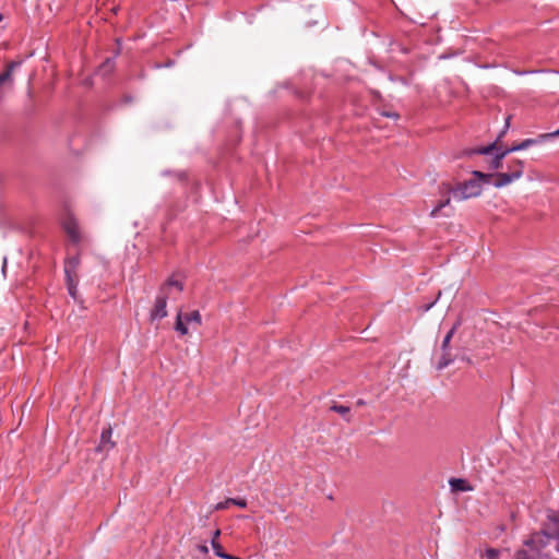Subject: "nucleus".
<instances>
[{
  "label": "nucleus",
  "instance_id": "f257e3e1",
  "mask_svg": "<svg viewBox=\"0 0 559 559\" xmlns=\"http://www.w3.org/2000/svg\"><path fill=\"white\" fill-rule=\"evenodd\" d=\"M449 191L453 194L454 200L464 201L466 199L480 195L483 187L479 180H477L476 177H473L472 179L459 183L455 188L449 189Z\"/></svg>",
  "mask_w": 559,
  "mask_h": 559
},
{
  "label": "nucleus",
  "instance_id": "f03ea898",
  "mask_svg": "<svg viewBox=\"0 0 559 559\" xmlns=\"http://www.w3.org/2000/svg\"><path fill=\"white\" fill-rule=\"evenodd\" d=\"M194 323L198 326L202 324V318L199 310H193L189 313H182V311H178L176 316L175 330L180 335H186L188 333V324Z\"/></svg>",
  "mask_w": 559,
  "mask_h": 559
},
{
  "label": "nucleus",
  "instance_id": "7ed1b4c3",
  "mask_svg": "<svg viewBox=\"0 0 559 559\" xmlns=\"http://www.w3.org/2000/svg\"><path fill=\"white\" fill-rule=\"evenodd\" d=\"M168 294L159 288L153 308L150 311L151 321L162 320L167 317V300Z\"/></svg>",
  "mask_w": 559,
  "mask_h": 559
},
{
  "label": "nucleus",
  "instance_id": "20e7f679",
  "mask_svg": "<svg viewBox=\"0 0 559 559\" xmlns=\"http://www.w3.org/2000/svg\"><path fill=\"white\" fill-rule=\"evenodd\" d=\"M492 151H496V152H495V155H496V156H499L502 160H503V158H504L508 154L512 153V151H511V146H510V147H507V148L497 147V146H496V142H493V143H491V144H489V145H487V146H483V147H479V148L472 150V151L469 152V154L487 155V154H489V153H490V152H492Z\"/></svg>",
  "mask_w": 559,
  "mask_h": 559
},
{
  "label": "nucleus",
  "instance_id": "39448f33",
  "mask_svg": "<svg viewBox=\"0 0 559 559\" xmlns=\"http://www.w3.org/2000/svg\"><path fill=\"white\" fill-rule=\"evenodd\" d=\"M22 64V61H11L5 70L0 73V87L4 84H13V71Z\"/></svg>",
  "mask_w": 559,
  "mask_h": 559
},
{
  "label": "nucleus",
  "instance_id": "423d86ee",
  "mask_svg": "<svg viewBox=\"0 0 559 559\" xmlns=\"http://www.w3.org/2000/svg\"><path fill=\"white\" fill-rule=\"evenodd\" d=\"M112 436V429L108 427L107 429H104L100 435V441L97 447L98 451H109L114 449L115 442L111 440Z\"/></svg>",
  "mask_w": 559,
  "mask_h": 559
},
{
  "label": "nucleus",
  "instance_id": "0eeeda50",
  "mask_svg": "<svg viewBox=\"0 0 559 559\" xmlns=\"http://www.w3.org/2000/svg\"><path fill=\"white\" fill-rule=\"evenodd\" d=\"M513 181H515V178L510 173H498L495 174V180L492 182V186L499 189L504 186H508Z\"/></svg>",
  "mask_w": 559,
  "mask_h": 559
},
{
  "label": "nucleus",
  "instance_id": "6e6552de",
  "mask_svg": "<svg viewBox=\"0 0 559 559\" xmlns=\"http://www.w3.org/2000/svg\"><path fill=\"white\" fill-rule=\"evenodd\" d=\"M509 171L515 180L520 179L524 173V162L521 159H513L509 163Z\"/></svg>",
  "mask_w": 559,
  "mask_h": 559
},
{
  "label": "nucleus",
  "instance_id": "1a4fd4ad",
  "mask_svg": "<svg viewBox=\"0 0 559 559\" xmlns=\"http://www.w3.org/2000/svg\"><path fill=\"white\" fill-rule=\"evenodd\" d=\"M64 273H66V282H67L68 293H69V295L73 299H76V296H78V283L74 281V278L72 276V273H71V270L66 267L64 269Z\"/></svg>",
  "mask_w": 559,
  "mask_h": 559
},
{
  "label": "nucleus",
  "instance_id": "9d476101",
  "mask_svg": "<svg viewBox=\"0 0 559 559\" xmlns=\"http://www.w3.org/2000/svg\"><path fill=\"white\" fill-rule=\"evenodd\" d=\"M461 322L456 321L453 326L448 331V333L444 335L443 341L441 343V352L442 353H451L450 352V342L455 334L457 328L460 326Z\"/></svg>",
  "mask_w": 559,
  "mask_h": 559
},
{
  "label": "nucleus",
  "instance_id": "9b49d317",
  "mask_svg": "<svg viewBox=\"0 0 559 559\" xmlns=\"http://www.w3.org/2000/svg\"><path fill=\"white\" fill-rule=\"evenodd\" d=\"M221 535V530H215L213 532V535H212V538H211V546H212V549L215 554L216 557H221L222 555H224V549L222 547V545L219 544V542L217 540V538L219 537Z\"/></svg>",
  "mask_w": 559,
  "mask_h": 559
},
{
  "label": "nucleus",
  "instance_id": "f8f14e48",
  "mask_svg": "<svg viewBox=\"0 0 559 559\" xmlns=\"http://www.w3.org/2000/svg\"><path fill=\"white\" fill-rule=\"evenodd\" d=\"M173 287L176 288L178 293H181L183 290V283L170 277L160 286V289L169 295V290Z\"/></svg>",
  "mask_w": 559,
  "mask_h": 559
},
{
  "label": "nucleus",
  "instance_id": "ddd939ff",
  "mask_svg": "<svg viewBox=\"0 0 559 559\" xmlns=\"http://www.w3.org/2000/svg\"><path fill=\"white\" fill-rule=\"evenodd\" d=\"M449 485L453 490L457 491H469L472 487L467 485V481L463 478H451Z\"/></svg>",
  "mask_w": 559,
  "mask_h": 559
},
{
  "label": "nucleus",
  "instance_id": "4468645a",
  "mask_svg": "<svg viewBox=\"0 0 559 559\" xmlns=\"http://www.w3.org/2000/svg\"><path fill=\"white\" fill-rule=\"evenodd\" d=\"M473 177H476L477 180H479L480 185H492L493 181L492 178H495V175L492 174H485L479 170H473L472 171Z\"/></svg>",
  "mask_w": 559,
  "mask_h": 559
},
{
  "label": "nucleus",
  "instance_id": "2eb2a0df",
  "mask_svg": "<svg viewBox=\"0 0 559 559\" xmlns=\"http://www.w3.org/2000/svg\"><path fill=\"white\" fill-rule=\"evenodd\" d=\"M330 409L332 412H335L337 414H340L341 416H343V418L349 423L350 421V416H349V412H350V408L348 406H345V405H340V404H333Z\"/></svg>",
  "mask_w": 559,
  "mask_h": 559
},
{
  "label": "nucleus",
  "instance_id": "dca6fc26",
  "mask_svg": "<svg viewBox=\"0 0 559 559\" xmlns=\"http://www.w3.org/2000/svg\"><path fill=\"white\" fill-rule=\"evenodd\" d=\"M452 362H453V358L451 356V353H442V355L437 364V369L442 370V369L447 368Z\"/></svg>",
  "mask_w": 559,
  "mask_h": 559
},
{
  "label": "nucleus",
  "instance_id": "f3484780",
  "mask_svg": "<svg viewBox=\"0 0 559 559\" xmlns=\"http://www.w3.org/2000/svg\"><path fill=\"white\" fill-rule=\"evenodd\" d=\"M535 143H536V140H534V139H525L520 144L511 146V151H512V153L522 151V150H525V148L534 145Z\"/></svg>",
  "mask_w": 559,
  "mask_h": 559
},
{
  "label": "nucleus",
  "instance_id": "a211bd4d",
  "mask_svg": "<svg viewBox=\"0 0 559 559\" xmlns=\"http://www.w3.org/2000/svg\"><path fill=\"white\" fill-rule=\"evenodd\" d=\"M449 203H450V198H447V199H444V200L440 201V202H439V203H438V204H437V205L431 210V212H430V216H431V217H437V216H438V214H439V212H440L443 207H445L447 205H449Z\"/></svg>",
  "mask_w": 559,
  "mask_h": 559
},
{
  "label": "nucleus",
  "instance_id": "6ab92c4d",
  "mask_svg": "<svg viewBox=\"0 0 559 559\" xmlns=\"http://www.w3.org/2000/svg\"><path fill=\"white\" fill-rule=\"evenodd\" d=\"M114 59L107 58L99 67V71H102L104 74L111 72L114 69Z\"/></svg>",
  "mask_w": 559,
  "mask_h": 559
},
{
  "label": "nucleus",
  "instance_id": "aec40b11",
  "mask_svg": "<svg viewBox=\"0 0 559 559\" xmlns=\"http://www.w3.org/2000/svg\"><path fill=\"white\" fill-rule=\"evenodd\" d=\"M66 230H67V233L69 234V236H70L73 240H75V241H78V240H79V233H78L76 227H75L74 225L68 224V225L66 226Z\"/></svg>",
  "mask_w": 559,
  "mask_h": 559
},
{
  "label": "nucleus",
  "instance_id": "412c9836",
  "mask_svg": "<svg viewBox=\"0 0 559 559\" xmlns=\"http://www.w3.org/2000/svg\"><path fill=\"white\" fill-rule=\"evenodd\" d=\"M550 538L552 540H555V543H556L555 548H556L557 552H559V523L557 524L556 528L551 533Z\"/></svg>",
  "mask_w": 559,
  "mask_h": 559
},
{
  "label": "nucleus",
  "instance_id": "4be33fe9",
  "mask_svg": "<svg viewBox=\"0 0 559 559\" xmlns=\"http://www.w3.org/2000/svg\"><path fill=\"white\" fill-rule=\"evenodd\" d=\"M229 501H231V504L237 506L240 509L247 508V501L242 498H229Z\"/></svg>",
  "mask_w": 559,
  "mask_h": 559
},
{
  "label": "nucleus",
  "instance_id": "5701e85b",
  "mask_svg": "<svg viewBox=\"0 0 559 559\" xmlns=\"http://www.w3.org/2000/svg\"><path fill=\"white\" fill-rule=\"evenodd\" d=\"M379 115L382 117L391 118L393 120H397L400 118V115L396 111L381 110L379 111Z\"/></svg>",
  "mask_w": 559,
  "mask_h": 559
},
{
  "label": "nucleus",
  "instance_id": "b1692460",
  "mask_svg": "<svg viewBox=\"0 0 559 559\" xmlns=\"http://www.w3.org/2000/svg\"><path fill=\"white\" fill-rule=\"evenodd\" d=\"M502 166V159L499 156L493 155V158L490 163V169L496 170Z\"/></svg>",
  "mask_w": 559,
  "mask_h": 559
},
{
  "label": "nucleus",
  "instance_id": "393cba45",
  "mask_svg": "<svg viewBox=\"0 0 559 559\" xmlns=\"http://www.w3.org/2000/svg\"><path fill=\"white\" fill-rule=\"evenodd\" d=\"M231 504V501H229V498H227L225 501H221L215 504L214 509L216 511L227 509Z\"/></svg>",
  "mask_w": 559,
  "mask_h": 559
},
{
  "label": "nucleus",
  "instance_id": "a878e982",
  "mask_svg": "<svg viewBox=\"0 0 559 559\" xmlns=\"http://www.w3.org/2000/svg\"><path fill=\"white\" fill-rule=\"evenodd\" d=\"M486 557L487 559H498L499 551L495 548H489L486 550Z\"/></svg>",
  "mask_w": 559,
  "mask_h": 559
},
{
  "label": "nucleus",
  "instance_id": "bb28decb",
  "mask_svg": "<svg viewBox=\"0 0 559 559\" xmlns=\"http://www.w3.org/2000/svg\"><path fill=\"white\" fill-rule=\"evenodd\" d=\"M515 559H533L524 549H520L515 554Z\"/></svg>",
  "mask_w": 559,
  "mask_h": 559
},
{
  "label": "nucleus",
  "instance_id": "cd10ccee",
  "mask_svg": "<svg viewBox=\"0 0 559 559\" xmlns=\"http://www.w3.org/2000/svg\"><path fill=\"white\" fill-rule=\"evenodd\" d=\"M440 295H441V293L439 292V294H438V296H437V298H436L435 300H432V301H431V302H429V304H426V305L421 306V310H423L424 312L429 311V310H430V309L436 305V302L438 301V299H439Z\"/></svg>",
  "mask_w": 559,
  "mask_h": 559
},
{
  "label": "nucleus",
  "instance_id": "c85d7f7f",
  "mask_svg": "<svg viewBox=\"0 0 559 559\" xmlns=\"http://www.w3.org/2000/svg\"><path fill=\"white\" fill-rule=\"evenodd\" d=\"M198 550L204 555H206L209 552V547L206 544H203V545H199L198 546Z\"/></svg>",
  "mask_w": 559,
  "mask_h": 559
},
{
  "label": "nucleus",
  "instance_id": "c756f323",
  "mask_svg": "<svg viewBox=\"0 0 559 559\" xmlns=\"http://www.w3.org/2000/svg\"><path fill=\"white\" fill-rule=\"evenodd\" d=\"M174 63H175V62H174L173 60H170V61L166 62L165 64H156V66H155V68H156V69H160V68H163V67L169 68V67H173V66H174Z\"/></svg>",
  "mask_w": 559,
  "mask_h": 559
},
{
  "label": "nucleus",
  "instance_id": "7c9ffc66",
  "mask_svg": "<svg viewBox=\"0 0 559 559\" xmlns=\"http://www.w3.org/2000/svg\"><path fill=\"white\" fill-rule=\"evenodd\" d=\"M219 558H222V559H241L239 557H235V556L229 555L227 552H224V555H222Z\"/></svg>",
  "mask_w": 559,
  "mask_h": 559
},
{
  "label": "nucleus",
  "instance_id": "2f4dec72",
  "mask_svg": "<svg viewBox=\"0 0 559 559\" xmlns=\"http://www.w3.org/2000/svg\"><path fill=\"white\" fill-rule=\"evenodd\" d=\"M538 71H515V74L518 75H524V74H528V73H537Z\"/></svg>",
  "mask_w": 559,
  "mask_h": 559
},
{
  "label": "nucleus",
  "instance_id": "473e14b6",
  "mask_svg": "<svg viewBox=\"0 0 559 559\" xmlns=\"http://www.w3.org/2000/svg\"><path fill=\"white\" fill-rule=\"evenodd\" d=\"M358 406H364L366 402L364 400H358L356 403Z\"/></svg>",
  "mask_w": 559,
  "mask_h": 559
},
{
  "label": "nucleus",
  "instance_id": "72a5a7b5",
  "mask_svg": "<svg viewBox=\"0 0 559 559\" xmlns=\"http://www.w3.org/2000/svg\"><path fill=\"white\" fill-rule=\"evenodd\" d=\"M533 543H534V542H533L532 539H527V540H525V542H524V544H525L526 546H531Z\"/></svg>",
  "mask_w": 559,
  "mask_h": 559
},
{
  "label": "nucleus",
  "instance_id": "f704fd0d",
  "mask_svg": "<svg viewBox=\"0 0 559 559\" xmlns=\"http://www.w3.org/2000/svg\"><path fill=\"white\" fill-rule=\"evenodd\" d=\"M555 136H559V128L552 133Z\"/></svg>",
  "mask_w": 559,
  "mask_h": 559
},
{
  "label": "nucleus",
  "instance_id": "c9c22d12",
  "mask_svg": "<svg viewBox=\"0 0 559 559\" xmlns=\"http://www.w3.org/2000/svg\"><path fill=\"white\" fill-rule=\"evenodd\" d=\"M509 121H510V117H508L507 120H506V128L509 127Z\"/></svg>",
  "mask_w": 559,
  "mask_h": 559
},
{
  "label": "nucleus",
  "instance_id": "e433bc0d",
  "mask_svg": "<svg viewBox=\"0 0 559 559\" xmlns=\"http://www.w3.org/2000/svg\"><path fill=\"white\" fill-rule=\"evenodd\" d=\"M5 265H7V261L4 260L3 262V266H2V271L4 272V269H5Z\"/></svg>",
  "mask_w": 559,
  "mask_h": 559
},
{
  "label": "nucleus",
  "instance_id": "4c0bfd02",
  "mask_svg": "<svg viewBox=\"0 0 559 559\" xmlns=\"http://www.w3.org/2000/svg\"><path fill=\"white\" fill-rule=\"evenodd\" d=\"M2 20V14H0V21Z\"/></svg>",
  "mask_w": 559,
  "mask_h": 559
}]
</instances>
